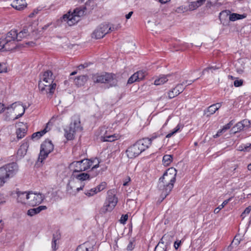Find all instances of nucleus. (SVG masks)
<instances>
[{
    "mask_svg": "<svg viewBox=\"0 0 251 251\" xmlns=\"http://www.w3.org/2000/svg\"><path fill=\"white\" fill-rule=\"evenodd\" d=\"M177 174L174 168H169L159 180L158 187L162 191V195L166 197L172 191L176 181Z\"/></svg>",
    "mask_w": 251,
    "mask_h": 251,
    "instance_id": "nucleus-1",
    "label": "nucleus"
},
{
    "mask_svg": "<svg viewBox=\"0 0 251 251\" xmlns=\"http://www.w3.org/2000/svg\"><path fill=\"white\" fill-rule=\"evenodd\" d=\"M54 78L52 72L50 70L44 72L40 76L38 87L42 94L51 95L54 93L56 86L53 83Z\"/></svg>",
    "mask_w": 251,
    "mask_h": 251,
    "instance_id": "nucleus-2",
    "label": "nucleus"
},
{
    "mask_svg": "<svg viewBox=\"0 0 251 251\" xmlns=\"http://www.w3.org/2000/svg\"><path fill=\"white\" fill-rule=\"evenodd\" d=\"M17 31L12 29L8 32L4 39H0V50H11L17 47Z\"/></svg>",
    "mask_w": 251,
    "mask_h": 251,
    "instance_id": "nucleus-3",
    "label": "nucleus"
},
{
    "mask_svg": "<svg viewBox=\"0 0 251 251\" xmlns=\"http://www.w3.org/2000/svg\"><path fill=\"white\" fill-rule=\"evenodd\" d=\"M100 161L98 158L93 160L85 159L79 161H74L70 164V167L74 173L85 171L89 169L93 165L92 169L99 167Z\"/></svg>",
    "mask_w": 251,
    "mask_h": 251,
    "instance_id": "nucleus-4",
    "label": "nucleus"
},
{
    "mask_svg": "<svg viewBox=\"0 0 251 251\" xmlns=\"http://www.w3.org/2000/svg\"><path fill=\"white\" fill-rule=\"evenodd\" d=\"M18 167L16 163H9L0 168V187L13 177L18 172Z\"/></svg>",
    "mask_w": 251,
    "mask_h": 251,
    "instance_id": "nucleus-5",
    "label": "nucleus"
},
{
    "mask_svg": "<svg viewBox=\"0 0 251 251\" xmlns=\"http://www.w3.org/2000/svg\"><path fill=\"white\" fill-rule=\"evenodd\" d=\"M115 75L112 74H96L92 75V80L94 83H110L111 86L117 84Z\"/></svg>",
    "mask_w": 251,
    "mask_h": 251,
    "instance_id": "nucleus-6",
    "label": "nucleus"
},
{
    "mask_svg": "<svg viewBox=\"0 0 251 251\" xmlns=\"http://www.w3.org/2000/svg\"><path fill=\"white\" fill-rule=\"evenodd\" d=\"M118 27H109L107 24H101L98 26L92 34V37L96 39H99L103 38L106 34L110 31L117 30Z\"/></svg>",
    "mask_w": 251,
    "mask_h": 251,
    "instance_id": "nucleus-7",
    "label": "nucleus"
},
{
    "mask_svg": "<svg viewBox=\"0 0 251 251\" xmlns=\"http://www.w3.org/2000/svg\"><path fill=\"white\" fill-rule=\"evenodd\" d=\"M54 146L50 141L46 140L43 142L41 146L40 152L39 156V160L41 162L47 157L49 154L53 150Z\"/></svg>",
    "mask_w": 251,
    "mask_h": 251,
    "instance_id": "nucleus-8",
    "label": "nucleus"
},
{
    "mask_svg": "<svg viewBox=\"0 0 251 251\" xmlns=\"http://www.w3.org/2000/svg\"><path fill=\"white\" fill-rule=\"evenodd\" d=\"M84 186L85 183H81V184H80L78 181L72 175L67 186V191L70 194H73L74 189L75 188L76 192H78L83 190Z\"/></svg>",
    "mask_w": 251,
    "mask_h": 251,
    "instance_id": "nucleus-9",
    "label": "nucleus"
},
{
    "mask_svg": "<svg viewBox=\"0 0 251 251\" xmlns=\"http://www.w3.org/2000/svg\"><path fill=\"white\" fill-rule=\"evenodd\" d=\"M28 205L34 206L40 204L45 199V196L40 193L29 192Z\"/></svg>",
    "mask_w": 251,
    "mask_h": 251,
    "instance_id": "nucleus-10",
    "label": "nucleus"
},
{
    "mask_svg": "<svg viewBox=\"0 0 251 251\" xmlns=\"http://www.w3.org/2000/svg\"><path fill=\"white\" fill-rule=\"evenodd\" d=\"M7 110L10 112L15 111L16 116L14 119H17L22 117L25 112L24 106L20 102H16L6 107Z\"/></svg>",
    "mask_w": 251,
    "mask_h": 251,
    "instance_id": "nucleus-11",
    "label": "nucleus"
},
{
    "mask_svg": "<svg viewBox=\"0 0 251 251\" xmlns=\"http://www.w3.org/2000/svg\"><path fill=\"white\" fill-rule=\"evenodd\" d=\"M126 153L128 158L133 159L137 157L142 152L135 144H134L127 149Z\"/></svg>",
    "mask_w": 251,
    "mask_h": 251,
    "instance_id": "nucleus-12",
    "label": "nucleus"
},
{
    "mask_svg": "<svg viewBox=\"0 0 251 251\" xmlns=\"http://www.w3.org/2000/svg\"><path fill=\"white\" fill-rule=\"evenodd\" d=\"M147 73L145 71H139L133 74L128 79L127 83L132 84L134 82L143 80Z\"/></svg>",
    "mask_w": 251,
    "mask_h": 251,
    "instance_id": "nucleus-13",
    "label": "nucleus"
},
{
    "mask_svg": "<svg viewBox=\"0 0 251 251\" xmlns=\"http://www.w3.org/2000/svg\"><path fill=\"white\" fill-rule=\"evenodd\" d=\"M101 140L104 142H113L118 138V135L107 134V130L104 127L100 129Z\"/></svg>",
    "mask_w": 251,
    "mask_h": 251,
    "instance_id": "nucleus-14",
    "label": "nucleus"
},
{
    "mask_svg": "<svg viewBox=\"0 0 251 251\" xmlns=\"http://www.w3.org/2000/svg\"><path fill=\"white\" fill-rule=\"evenodd\" d=\"M135 145L142 152L151 145V140L148 138H143L137 141Z\"/></svg>",
    "mask_w": 251,
    "mask_h": 251,
    "instance_id": "nucleus-15",
    "label": "nucleus"
},
{
    "mask_svg": "<svg viewBox=\"0 0 251 251\" xmlns=\"http://www.w3.org/2000/svg\"><path fill=\"white\" fill-rule=\"evenodd\" d=\"M221 15L227 16L229 15V19L231 21H235L237 20L243 19L246 17L245 14H239L237 13L230 14L229 10H225L220 13Z\"/></svg>",
    "mask_w": 251,
    "mask_h": 251,
    "instance_id": "nucleus-16",
    "label": "nucleus"
},
{
    "mask_svg": "<svg viewBox=\"0 0 251 251\" xmlns=\"http://www.w3.org/2000/svg\"><path fill=\"white\" fill-rule=\"evenodd\" d=\"M11 6L17 10H22L27 6L25 0H12Z\"/></svg>",
    "mask_w": 251,
    "mask_h": 251,
    "instance_id": "nucleus-17",
    "label": "nucleus"
},
{
    "mask_svg": "<svg viewBox=\"0 0 251 251\" xmlns=\"http://www.w3.org/2000/svg\"><path fill=\"white\" fill-rule=\"evenodd\" d=\"M28 141L25 139L23 141L22 145L17 151V157L21 158L23 157L27 152V149L28 148Z\"/></svg>",
    "mask_w": 251,
    "mask_h": 251,
    "instance_id": "nucleus-18",
    "label": "nucleus"
},
{
    "mask_svg": "<svg viewBox=\"0 0 251 251\" xmlns=\"http://www.w3.org/2000/svg\"><path fill=\"white\" fill-rule=\"evenodd\" d=\"M17 195V201L22 204H27L28 201L29 192H18Z\"/></svg>",
    "mask_w": 251,
    "mask_h": 251,
    "instance_id": "nucleus-19",
    "label": "nucleus"
},
{
    "mask_svg": "<svg viewBox=\"0 0 251 251\" xmlns=\"http://www.w3.org/2000/svg\"><path fill=\"white\" fill-rule=\"evenodd\" d=\"M72 175L78 181L80 184H81V183H84L85 181L89 180L90 179V175L85 173H81L77 174L73 172Z\"/></svg>",
    "mask_w": 251,
    "mask_h": 251,
    "instance_id": "nucleus-20",
    "label": "nucleus"
},
{
    "mask_svg": "<svg viewBox=\"0 0 251 251\" xmlns=\"http://www.w3.org/2000/svg\"><path fill=\"white\" fill-rule=\"evenodd\" d=\"M72 126L76 131L81 130V126L80 125V118L78 115H75L72 117V121L70 125Z\"/></svg>",
    "mask_w": 251,
    "mask_h": 251,
    "instance_id": "nucleus-21",
    "label": "nucleus"
},
{
    "mask_svg": "<svg viewBox=\"0 0 251 251\" xmlns=\"http://www.w3.org/2000/svg\"><path fill=\"white\" fill-rule=\"evenodd\" d=\"M222 106L221 103H217L213 104L209 106L206 110L204 111V114L207 116H210V115L214 114L216 111H217Z\"/></svg>",
    "mask_w": 251,
    "mask_h": 251,
    "instance_id": "nucleus-22",
    "label": "nucleus"
},
{
    "mask_svg": "<svg viewBox=\"0 0 251 251\" xmlns=\"http://www.w3.org/2000/svg\"><path fill=\"white\" fill-rule=\"evenodd\" d=\"M107 194L108 196L106 201L112 204V206H116L118 202V199L115 196L114 191L113 190L108 191Z\"/></svg>",
    "mask_w": 251,
    "mask_h": 251,
    "instance_id": "nucleus-23",
    "label": "nucleus"
},
{
    "mask_svg": "<svg viewBox=\"0 0 251 251\" xmlns=\"http://www.w3.org/2000/svg\"><path fill=\"white\" fill-rule=\"evenodd\" d=\"M18 125L19 126H22L23 125L24 126V127H23L18 128L16 131L17 138L18 139H22L25 135L27 126L24 125L23 123H18Z\"/></svg>",
    "mask_w": 251,
    "mask_h": 251,
    "instance_id": "nucleus-24",
    "label": "nucleus"
},
{
    "mask_svg": "<svg viewBox=\"0 0 251 251\" xmlns=\"http://www.w3.org/2000/svg\"><path fill=\"white\" fill-rule=\"evenodd\" d=\"M64 136L68 140H71L74 138L75 134L76 131L72 128V126H69L65 129Z\"/></svg>",
    "mask_w": 251,
    "mask_h": 251,
    "instance_id": "nucleus-25",
    "label": "nucleus"
},
{
    "mask_svg": "<svg viewBox=\"0 0 251 251\" xmlns=\"http://www.w3.org/2000/svg\"><path fill=\"white\" fill-rule=\"evenodd\" d=\"M206 0H198L195 1L191 2L188 6V10L193 11L203 4ZM218 0H214L215 2L217 1Z\"/></svg>",
    "mask_w": 251,
    "mask_h": 251,
    "instance_id": "nucleus-26",
    "label": "nucleus"
},
{
    "mask_svg": "<svg viewBox=\"0 0 251 251\" xmlns=\"http://www.w3.org/2000/svg\"><path fill=\"white\" fill-rule=\"evenodd\" d=\"M47 208L46 206L40 205L37 207L31 208L27 211V215L30 216H33L38 213H39L42 210H46Z\"/></svg>",
    "mask_w": 251,
    "mask_h": 251,
    "instance_id": "nucleus-27",
    "label": "nucleus"
},
{
    "mask_svg": "<svg viewBox=\"0 0 251 251\" xmlns=\"http://www.w3.org/2000/svg\"><path fill=\"white\" fill-rule=\"evenodd\" d=\"M87 79L88 78L86 75H80L75 79L74 83L78 86H83L87 81Z\"/></svg>",
    "mask_w": 251,
    "mask_h": 251,
    "instance_id": "nucleus-28",
    "label": "nucleus"
},
{
    "mask_svg": "<svg viewBox=\"0 0 251 251\" xmlns=\"http://www.w3.org/2000/svg\"><path fill=\"white\" fill-rule=\"evenodd\" d=\"M93 249V246L89 242H86L79 246L75 251H92Z\"/></svg>",
    "mask_w": 251,
    "mask_h": 251,
    "instance_id": "nucleus-29",
    "label": "nucleus"
},
{
    "mask_svg": "<svg viewBox=\"0 0 251 251\" xmlns=\"http://www.w3.org/2000/svg\"><path fill=\"white\" fill-rule=\"evenodd\" d=\"M170 76V75H162L159 76V77H158L154 80V85H160L164 84L165 83L168 81L169 79L168 78V77Z\"/></svg>",
    "mask_w": 251,
    "mask_h": 251,
    "instance_id": "nucleus-30",
    "label": "nucleus"
},
{
    "mask_svg": "<svg viewBox=\"0 0 251 251\" xmlns=\"http://www.w3.org/2000/svg\"><path fill=\"white\" fill-rule=\"evenodd\" d=\"M183 126L182 124L179 123L172 131H170L168 134L166 135V138H169L173 136L176 133L180 131L181 129H182Z\"/></svg>",
    "mask_w": 251,
    "mask_h": 251,
    "instance_id": "nucleus-31",
    "label": "nucleus"
},
{
    "mask_svg": "<svg viewBox=\"0 0 251 251\" xmlns=\"http://www.w3.org/2000/svg\"><path fill=\"white\" fill-rule=\"evenodd\" d=\"M173 161V156L170 154L164 155L162 159L163 164L165 166H168Z\"/></svg>",
    "mask_w": 251,
    "mask_h": 251,
    "instance_id": "nucleus-32",
    "label": "nucleus"
},
{
    "mask_svg": "<svg viewBox=\"0 0 251 251\" xmlns=\"http://www.w3.org/2000/svg\"><path fill=\"white\" fill-rule=\"evenodd\" d=\"M50 122H48V123L47 124L46 127L43 130L41 131H38L35 133H34L32 135V138L34 139L36 137H37V139L40 138L41 136H42L44 134H45L48 130H47L48 126L49 125H50Z\"/></svg>",
    "mask_w": 251,
    "mask_h": 251,
    "instance_id": "nucleus-33",
    "label": "nucleus"
},
{
    "mask_svg": "<svg viewBox=\"0 0 251 251\" xmlns=\"http://www.w3.org/2000/svg\"><path fill=\"white\" fill-rule=\"evenodd\" d=\"M112 205L110 204L107 201H105L104 205L102 208V212L104 213L107 212H110L115 207V206H112Z\"/></svg>",
    "mask_w": 251,
    "mask_h": 251,
    "instance_id": "nucleus-34",
    "label": "nucleus"
},
{
    "mask_svg": "<svg viewBox=\"0 0 251 251\" xmlns=\"http://www.w3.org/2000/svg\"><path fill=\"white\" fill-rule=\"evenodd\" d=\"M28 35V30L26 29H24L19 33L17 32V38L18 41L22 40V39L26 37Z\"/></svg>",
    "mask_w": 251,
    "mask_h": 251,
    "instance_id": "nucleus-35",
    "label": "nucleus"
},
{
    "mask_svg": "<svg viewBox=\"0 0 251 251\" xmlns=\"http://www.w3.org/2000/svg\"><path fill=\"white\" fill-rule=\"evenodd\" d=\"M184 82H183L181 83L178 84L175 88L174 90L176 92V94L178 95L182 93L183 90L185 89V87L184 86Z\"/></svg>",
    "mask_w": 251,
    "mask_h": 251,
    "instance_id": "nucleus-36",
    "label": "nucleus"
},
{
    "mask_svg": "<svg viewBox=\"0 0 251 251\" xmlns=\"http://www.w3.org/2000/svg\"><path fill=\"white\" fill-rule=\"evenodd\" d=\"M231 198H230L229 199L226 200L224 201L222 204L219 205L218 207L215 209L214 210V213H218L221 209H222L223 208L225 207V205H226L228 202L231 200Z\"/></svg>",
    "mask_w": 251,
    "mask_h": 251,
    "instance_id": "nucleus-37",
    "label": "nucleus"
},
{
    "mask_svg": "<svg viewBox=\"0 0 251 251\" xmlns=\"http://www.w3.org/2000/svg\"><path fill=\"white\" fill-rule=\"evenodd\" d=\"M135 202L132 200H128L126 201V205L128 206L129 210L132 211L135 206Z\"/></svg>",
    "mask_w": 251,
    "mask_h": 251,
    "instance_id": "nucleus-38",
    "label": "nucleus"
},
{
    "mask_svg": "<svg viewBox=\"0 0 251 251\" xmlns=\"http://www.w3.org/2000/svg\"><path fill=\"white\" fill-rule=\"evenodd\" d=\"M97 193L96 189L95 188L85 191L84 192L85 195L89 197L93 196Z\"/></svg>",
    "mask_w": 251,
    "mask_h": 251,
    "instance_id": "nucleus-39",
    "label": "nucleus"
},
{
    "mask_svg": "<svg viewBox=\"0 0 251 251\" xmlns=\"http://www.w3.org/2000/svg\"><path fill=\"white\" fill-rule=\"evenodd\" d=\"M106 187V183L105 182H101L100 184L98 185L95 188L96 189V192L98 193L103 190H104Z\"/></svg>",
    "mask_w": 251,
    "mask_h": 251,
    "instance_id": "nucleus-40",
    "label": "nucleus"
},
{
    "mask_svg": "<svg viewBox=\"0 0 251 251\" xmlns=\"http://www.w3.org/2000/svg\"><path fill=\"white\" fill-rule=\"evenodd\" d=\"M244 128V127L243 126V124H242V122H240L236 124L235 126L233 127V129H234V132H237L243 130Z\"/></svg>",
    "mask_w": 251,
    "mask_h": 251,
    "instance_id": "nucleus-41",
    "label": "nucleus"
},
{
    "mask_svg": "<svg viewBox=\"0 0 251 251\" xmlns=\"http://www.w3.org/2000/svg\"><path fill=\"white\" fill-rule=\"evenodd\" d=\"M171 237L169 235L165 234L161 238L159 244H167L168 242H167L168 239H170Z\"/></svg>",
    "mask_w": 251,
    "mask_h": 251,
    "instance_id": "nucleus-42",
    "label": "nucleus"
},
{
    "mask_svg": "<svg viewBox=\"0 0 251 251\" xmlns=\"http://www.w3.org/2000/svg\"><path fill=\"white\" fill-rule=\"evenodd\" d=\"M188 10V7H186L184 6H180L176 8V11L177 13H184L186 11H187Z\"/></svg>",
    "mask_w": 251,
    "mask_h": 251,
    "instance_id": "nucleus-43",
    "label": "nucleus"
},
{
    "mask_svg": "<svg viewBox=\"0 0 251 251\" xmlns=\"http://www.w3.org/2000/svg\"><path fill=\"white\" fill-rule=\"evenodd\" d=\"M10 112H7L5 113V115H4V120L6 121H9L10 120H14V117H12L11 116V114L9 113Z\"/></svg>",
    "mask_w": 251,
    "mask_h": 251,
    "instance_id": "nucleus-44",
    "label": "nucleus"
},
{
    "mask_svg": "<svg viewBox=\"0 0 251 251\" xmlns=\"http://www.w3.org/2000/svg\"><path fill=\"white\" fill-rule=\"evenodd\" d=\"M241 122L244 128H249L251 127V123L249 120L245 119L242 121Z\"/></svg>",
    "mask_w": 251,
    "mask_h": 251,
    "instance_id": "nucleus-45",
    "label": "nucleus"
},
{
    "mask_svg": "<svg viewBox=\"0 0 251 251\" xmlns=\"http://www.w3.org/2000/svg\"><path fill=\"white\" fill-rule=\"evenodd\" d=\"M251 211V206H249L247 207L242 213L241 216L244 219L246 215L249 214Z\"/></svg>",
    "mask_w": 251,
    "mask_h": 251,
    "instance_id": "nucleus-46",
    "label": "nucleus"
},
{
    "mask_svg": "<svg viewBox=\"0 0 251 251\" xmlns=\"http://www.w3.org/2000/svg\"><path fill=\"white\" fill-rule=\"evenodd\" d=\"M176 92L174 90V88L172 90L169 91V92L168 93L169 98L171 99L177 96L178 95L176 94Z\"/></svg>",
    "mask_w": 251,
    "mask_h": 251,
    "instance_id": "nucleus-47",
    "label": "nucleus"
},
{
    "mask_svg": "<svg viewBox=\"0 0 251 251\" xmlns=\"http://www.w3.org/2000/svg\"><path fill=\"white\" fill-rule=\"evenodd\" d=\"M233 124L232 121H230L229 123L223 126V128L221 129V131H223L225 132L226 130L230 128Z\"/></svg>",
    "mask_w": 251,
    "mask_h": 251,
    "instance_id": "nucleus-48",
    "label": "nucleus"
},
{
    "mask_svg": "<svg viewBox=\"0 0 251 251\" xmlns=\"http://www.w3.org/2000/svg\"><path fill=\"white\" fill-rule=\"evenodd\" d=\"M42 9V8L41 7H38L36 9H35L33 12L32 13H31L29 15V17L30 18H33L35 16V15H36V14H37L39 12V11H41Z\"/></svg>",
    "mask_w": 251,
    "mask_h": 251,
    "instance_id": "nucleus-49",
    "label": "nucleus"
},
{
    "mask_svg": "<svg viewBox=\"0 0 251 251\" xmlns=\"http://www.w3.org/2000/svg\"><path fill=\"white\" fill-rule=\"evenodd\" d=\"M218 68H216V67H207L206 68L204 69L203 71L202 72V75H203L205 73V72H209L210 71H212L213 70H215L216 69H217Z\"/></svg>",
    "mask_w": 251,
    "mask_h": 251,
    "instance_id": "nucleus-50",
    "label": "nucleus"
},
{
    "mask_svg": "<svg viewBox=\"0 0 251 251\" xmlns=\"http://www.w3.org/2000/svg\"><path fill=\"white\" fill-rule=\"evenodd\" d=\"M243 82V81L242 79L235 80L234 82V85L235 87H239L242 85Z\"/></svg>",
    "mask_w": 251,
    "mask_h": 251,
    "instance_id": "nucleus-51",
    "label": "nucleus"
},
{
    "mask_svg": "<svg viewBox=\"0 0 251 251\" xmlns=\"http://www.w3.org/2000/svg\"><path fill=\"white\" fill-rule=\"evenodd\" d=\"M127 215H122L120 219L121 223L124 224L126 223V222L127 220Z\"/></svg>",
    "mask_w": 251,
    "mask_h": 251,
    "instance_id": "nucleus-52",
    "label": "nucleus"
},
{
    "mask_svg": "<svg viewBox=\"0 0 251 251\" xmlns=\"http://www.w3.org/2000/svg\"><path fill=\"white\" fill-rule=\"evenodd\" d=\"M60 238V234L59 232H56L53 234L52 239L56 241H58Z\"/></svg>",
    "mask_w": 251,
    "mask_h": 251,
    "instance_id": "nucleus-53",
    "label": "nucleus"
},
{
    "mask_svg": "<svg viewBox=\"0 0 251 251\" xmlns=\"http://www.w3.org/2000/svg\"><path fill=\"white\" fill-rule=\"evenodd\" d=\"M160 136V135L157 133H153L152 136H151V137L150 138H149V140H151V143H152V141L154 140L155 139H156V138H157L158 137H159Z\"/></svg>",
    "mask_w": 251,
    "mask_h": 251,
    "instance_id": "nucleus-54",
    "label": "nucleus"
},
{
    "mask_svg": "<svg viewBox=\"0 0 251 251\" xmlns=\"http://www.w3.org/2000/svg\"><path fill=\"white\" fill-rule=\"evenodd\" d=\"M130 181V178L129 176L126 177L123 181V185L126 186L128 183Z\"/></svg>",
    "mask_w": 251,
    "mask_h": 251,
    "instance_id": "nucleus-55",
    "label": "nucleus"
},
{
    "mask_svg": "<svg viewBox=\"0 0 251 251\" xmlns=\"http://www.w3.org/2000/svg\"><path fill=\"white\" fill-rule=\"evenodd\" d=\"M134 248V246L131 242H130L127 246V250L128 251H132Z\"/></svg>",
    "mask_w": 251,
    "mask_h": 251,
    "instance_id": "nucleus-56",
    "label": "nucleus"
},
{
    "mask_svg": "<svg viewBox=\"0 0 251 251\" xmlns=\"http://www.w3.org/2000/svg\"><path fill=\"white\" fill-rule=\"evenodd\" d=\"M56 245H57V241L52 239V243H51V247H52V249L54 251H55L57 249Z\"/></svg>",
    "mask_w": 251,
    "mask_h": 251,
    "instance_id": "nucleus-57",
    "label": "nucleus"
},
{
    "mask_svg": "<svg viewBox=\"0 0 251 251\" xmlns=\"http://www.w3.org/2000/svg\"><path fill=\"white\" fill-rule=\"evenodd\" d=\"M181 243V241L177 240L174 243V247L177 250L178 247L180 246V244Z\"/></svg>",
    "mask_w": 251,
    "mask_h": 251,
    "instance_id": "nucleus-58",
    "label": "nucleus"
},
{
    "mask_svg": "<svg viewBox=\"0 0 251 251\" xmlns=\"http://www.w3.org/2000/svg\"><path fill=\"white\" fill-rule=\"evenodd\" d=\"M223 132H224L223 131H221V129L219 130L218 131L217 133L213 136V137L214 138H217V137H219L220 136H221Z\"/></svg>",
    "mask_w": 251,
    "mask_h": 251,
    "instance_id": "nucleus-59",
    "label": "nucleus"
},
{
    "mask_svg": "<svg viewBox=\"0 0 251 251\" xmlns=\"http://www.w3.org/2000/svg\"><path fill=\"white\" fill-rule=\"evenodd\" d=\"M170 118H171V117L169 116L168 119H167L166 121L165 122V123L163 124L162 127L161 128V130H163V129H164L165 128V127L167 125L168 122L170 120Z\"/></svg>",
    "mask_w": 251,
    "mask_h": 251,
    "instance_id": "nucleus-60",
    "label": "nucleus"
},
{
    "mask_svg": "<svg viewBox=\"0 0 251 251\" xmlns=\"http://www.w3.org/2000/svg\"><path fill=\"white\" fill-rule=\"evenodd\" d=\"M5 109H6V108L5 107L4 105L1 103H0V113Z\"/></svg>",
    "mask_w": 251,
    "mask_h": 251,
    "instance_id": "nucleus-61",
    "label": "nucleus"
},
{
    "mask_svg": "<svg viewBox=\"0 0 251 251\" xmlns=\"http://www.w3.org/2000/svg\"><path fill=\"white\" fill-rule=\"evenodd\" d=\"M133 13V12L132 11L129 12L126 15V18L127 20L130 19Z\"/></svg>",
    "mask_w": 251,
    "mask_h": 251,
    "instance_id": "nucleus-62",
    "label": "nucleus"
},
{
    "mask_svg": "<svg viewBox=\"0 0 251 251\" xmlns=\"http://www.w3.org/2000/svg\"><path fill=\"white\" fill-rule=\"evenodd\" d=\"M251 146V144H248L244 145V149H245L244 151H249L248 149Z\"/></svg>",
    "mask_w": 251,
    "mask_h": 251,
    "instance_id": "nucleus-63",
    "label": "nucleus"
},
{
    "mask_svg": "<svg viewBox=\"0 0 251 251\" xmlns=\"http://www.w3.org/2000/svg\"><path fill=\"white\" fill-rule=\"evenodd\" d=\"M184 85L185 84L190 85V84H191L193 82H194V80H189V81L186 80L185 81H184Z\"/></svg>",
    "mask_w": 251,
    "mask_h": 251,
    "instance_id": "nucleus-64",
    "label": "nucleus"
}]
</instances>
